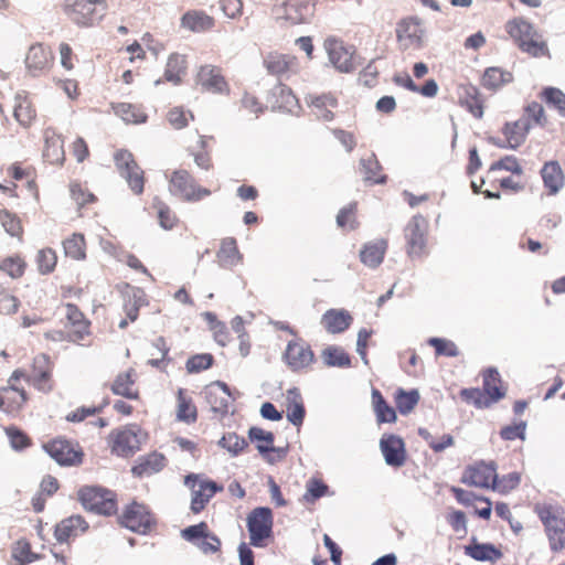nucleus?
<instances>
[{
  "mask_svg": "<svg viewBox=\"0 0 565 565\" xmlns=\"http://www.w3.org/2000/svg\"><path fill=\"white\" fill-rule=\"evenodd\" d=\"M364 179L372 183H383L386 177L382 172V167L374 154L361 160Z\"/></svg>",
  "mask_w": 565,
  "mask_h": 565,
  "instance_id": "864d4df0",
  "label": "nucleus"
},
{
  "mask_svg": "<svg viewBox=\"0 0 565 565\" xmlns=\"http://www.w3.org/2000/svg\"><path fill=\"white\" fill-rule=\"evenodd\" d=\"M184 484L191 491L190 510L194 514L201 513L211 499L224 490L222 484L198 473H189L184 477Z\"/></svg>",
  "mask_w": 565,
  "mask_h": 565,
  "instance_id": "39448f33",
  "label": "nucleus"
},
{
  "mask_svg": "<svg viewBox=\"0 0 565 565\" xmlns=\"http://www.w3.org/2000/svg\"><path fill=\"white\" fill-rule=\"evenodd\" d=\"M64 254L74 260H84L86 258V241L81 233H73L62 242Z\"/></svg>",
  "mask_w": 565,
  "mask_h": 565,
  "instance_id": "37998d69",
  "label": "nucleus"
},
{
  "mask_svg": "<svg viewBox=\"0 0 565 565\" xmlns=\"http://www.w3.org/2000/svg\"><path fill=\"white\" fill-rule=\"evenodd\" d=\"M306 102L317 119L322 121H332L334 119V110L339 105L334 94L323 93L320 95H309Z\"/></svg>",
  "mask_w": 565,
  "mask_h": 565,
  "instance_id": "393cba45",
  "label": "nucleus"
},
{
  "mask_svg": "<svg viewBox=\"0 0 565 565\" xmlns=\"http://www.w3.org/2000/svg\"><path fill=\"white\" fill-rule=\"evenodd\" d=\"M352 321L353 317L344 309H329L321 318L322 326L332 334L345 331Z\"/></svg>",
  "mask_w": 565,
  "mask_h": 565,
  "instance_id": "f704fd0d",
  "label": "nucleus"
},
{
  "mask_svg": "<svg viewBox=\"0 0 565 565\" xmlns=\"http://www.w3.org/2000/svg\"><path fill=\"white\" fill-rule=\"evenodd\" d=\"M406 253L412 258L427 255L428 221L420 214L414 215L405 227Z\"/></svg>",
  "mask_w": 565,
  "mask_h": 565,
  "instance_id": "ddd939ff",
  "label": "nucleus"
},
{
  "mask_svg": "<svg viewBox=\"0 0 565 565\" xmlns=\"http://www.w3.org/2000/svg\"><path fill=\"white\" fill-rule=\"evenodd\" d=\"M168 466V458L159 451H151L140 456L136 463L131 467L134 477H150L162 471Z\"/></svg>",
  "mask_w": 565,
  "mask_h": 565,
  "instance_id": "bb28decb",
  "label": "nucleus"
},
{
  "mask_svg": "<svg viewBox=\"0 0 565 565\" xmlns=\"http://www.w3.org/2000/svg\"><path fill=\"white\" fill-rule=\"evenodd\" d=\"M542 179L550 194H555L564 185V174L557 161L546 162L541 170Z\"/></svg>",
  "mask_w": 565,
  "mask_h": 565,
  "instance_id": "58836bf2",
  "label": "nucleus"
},
{
  "mask_svg": "<svg viewBox=\"0 0 565 565\" xmlns=\"http://www.w3.org/2000/svg\"><path fill=\"white\" fill-rule=\"evenodd\" d=\"M387 246L388 243L384 238L364 244L360 250V260L370 268H376L382 264Z\"/></svg>",
  "mask_w": 565,
  "mask_h": 565,
  "instance_id": "c9c22d12",
  "label": "nucleus"
},
{
  "mask_svg": "<svg viewBox=\"0 0 565 565\" xmlns=\"http://www.w3.org/2000/svg\"><path fill=\"white\" fill-rule=\"evenodd\" d=\"M248 435H249V438L252 439V441L256 443V447H257L258 451L263 455H266V458L269 461H273V459L269 458V455L271 452L276 451V449L274 447V440H275L274 434L271 431H267L259 427H252L249 429Z\"/></svg>",
  "mask_w": 565,
  "mask_h": 565,
  "instance_id": "c03bdc74",
  "label": "nucleus"
},
{
  "mask_svg": "<svg viewBox=\"0 0 565 565\" xmlns=\"http://www.w3.org/2000/svg\"><path fill=\"white\" fill-rule=\"evenodd\" d=\"M535 512L542 523L553 552L565 548V512L562 508L552 504H537Z\"/></svg>",
  "mask_w": 565,
  "mask_h": 565,
  "instance_id": "20e7f679",
  "label": "nucleus"
},
{
  "mask_svg": "<svg viewBox=\"0 0 565 565\" xmlns=\"http://www.w3.org/2000/svg\"><path fill=\"white\" fill-rule=\"evenodd\" d=\"M169 191L172 195L186 202H198L207 198L211 191L200 185L185 169L174 170L169 179Z\"/></svg>",
  "mask_w": 565,
  "mask_h": 565,
  "instance_id": "6e6552de",
  "label": "nucleus"
},
{
  "mask_svg": "<svg viewBox=\"0 0 565 565\" xmlns=\"http://www.w3.org/2000/svg\"><path fill=\"white\" fill-rule=\"evenodd\" d=\"M321 358L326 365L348 367L351 365L349 354L339 347H328L322 351Z\"/></svg>",
  "mask_w": 565,
  "mask_h": 565,
  "instance_id": "603ef678",
  "label": "nucleus"
},
{
  "mask_svg": "<svg viewBox=\"0 0 565 565\" xmlns=\"http://www.w3.org/2000/svg\"><path fill=\"white\" fill-rule=\"evenodd\" d=\"M20 306L19 299L9 289L0 286V313L13 315Z\"/></svg>",
  "mask_w": 565,
  "mask_h": 565,
  "instance_id": "69168bd1",
  "label": "nucleus"
},
{
  "mask_svg": "<svg viewBox=\"0 0 565 565\" xmlns=\"http://www.w3.org/2000/svg\"><path fill=\"white\" fill-rule=\"evenodd\" d=\"M115 167L121 178H124L136 195H141L145 191L146 173L138 164L132 152L127 149H119L114 153Z\"/></svg>",
  "mask_w": 565,
  "mask_h": 565,
  "instance_id": "0eeeda50",
  "label": "nucleus"
},
{
  "mask_svg": "<svg viewBox=\"0 0 565 565\" xmlns=\"http://www.w3.org/2000/svg\"><path fill=\"white\" fill-rule=\"evenodd\" d=\"M121 526L137 534H149L157 525L151 510L143 503L132 501L127 504L118 516Z\"/></svg>",
  "mask_w": 565,
  "mask_h": 565,
  "instance_id": "423d86ee",
  "label": "nucleus"
},
{
  "mask_svg": "<svg viewBox=\"0 0 565 565\" xmlns=\"http://www.w3.org/2000/svg\"><path fill=\"white\" fill-rule=\"evenodd\" d=\"M540 96L547 105L554 107L562 117H565V94L559 88L545 87Z\"/></svg>",
  "mask_w": 565,
  "mask_h": 565,
  "instance_id": "13d9d810",
  "label": "nucleus"
},
{
  "mask_svg": "<svg viewBox=\"0 0 565 565\" xmlns=\"http://www.w3.org/2000/svg\"><path fill=\"white\" fill-rule=\"evenodd\" d=\"M28 262L21 254H13L0 260V271L12 279H20L24 276Z\"/></svg>",
  "mask_w": 565,
  "mask_h": 565,
  "instance_id": "a19ab883",
  "label": "nucleus"
},
{
  "mask_svg": "<svg viewBox=\"0 0 565 565\" xmlns=\"http://www.w3.org/2000/svg\"><path fill=\"white\" fill-rule=\"evenodd\" d=\"M381 451L388 466L401 467L406 460L403 439L396 435H384L380 441Z\"/></svg>",
  "mask_w": 565,
  "mask_h": 565,
  "instance_id": "c85d7f7f",
  "label": "nucleus"
},
{
  "mask_svg": "<svg viewBox=\"0 0 565 565\" xmlns=\"http://www.w3.org/2000/svg\"><path fill=\"white\" fill-rule=\"evenodd\" d=\"M460 105L469 110L476 118H480L483 114V104L476 88L466 89V96L460 97Z\"/></svg>",
  "mask_w": 565,
  "mask_h": 565,
  "instance_id": "e2e57ef3",
  "label": "nucleus"
},
{
  "mask_svg": "<svg viewBox=\"0 0 565 565\" xmlns=\"http://www.w3.org/2000/svg\"><path fill=\"white\" fill-rule=\"evenodd\" d=\"M395 33L397 43L404 51H417L425 46L427 31L423 20L416 15L401 19L396 24Z\"/></svg>",
  "mask_w": 565,
  "mask_h": 565,
  "instance_id": "1a4fd4ad",
  "label": "nucleus"
},
{
  "mask_svg": "<svg viewBox=\"0 0 565 565\" xmlns=\"http://www.w3.org/2000/svg\"><path fill=\"white\" fill-rule=\"evenodd\" d=\"M43 449L61 466H78L84 459L82 447L62 437L43 444Z\"/></svg>",
  "mask_w": 565,
  "mask_h": 565,
  "instance_id": "2eb2a0df",
  "label": "nucleus"
},
{
  "mask_svg": "<svg viewBox=\"0 0 565 565\" xmlns=\"http://www.w3.org/2000/svg\"><path fill=\"white\" fill-rule=\"evenodd\" d=\"M505 29L523 52L534 57L548 55L546 43L531 23L523 19H514L507 23Z\"/></svg>",
  "mask_w": 565,
  "mask_h": 565,
  "instance_id": "7ed1b4c3",
  "label": "nucleus"
},
{
  "mask_svg": "<svg viewBox=\"0 0 565 565\" xmlns=\"http://www.w3.org/2000/svg\"><path fill=\"white\" fill-rule=\"evenodd\" d=\"M166 118L173 129L180 130L188 127L195 117L191 110L184 109L182 106H174L168 110Z\"/></svg>",
  "mask_w": 565,
  "mask_h": 565,
  "instance_id": "5fc2aeb1",
  "label": "nucleus"
},
{
  "mask_svg": "<svg viewBox=\"0 0 565 565\" xmlns=\"http://www.w3.org/2000/svg\"><path fill=\"white\" fill-rule=\"evenodd\" d=\"M323 47L328 54L330 63L342 73H350L354 70L355 50L352 45H347L344 41L334 35L327 36Z\"/></svg>",
  "mask_w": 565,
  "mask_h": 565,
  "instance_id": "dca6fc26",
  "label": "nucleus"
},
{
  "mask_svg": "<svg viewBox=\"0 0 565 565\" xmlns=\"http://www.w3.org/2000/svg\"><path fill=\"white\" fill-rule=\"evenodd\" d=\"M220 445L233 455H238L247 447L246 440L235 433L225 434L220 440Z\"/></svg>",
  "mask_w": 565,
  "mask_h": 565,
  "instance_id": "774afa93",
  "label": "nucleus"
},
{
  "mask_svg": "<svg viewBox=\"0 0 565 565\" xmlns=\"http://www.w3.org/2000/svg\"><path fill=\"white\" fill-rule=\"evenodd\" d=\"M317 2L318 0H282L276 8V17L291 26L309 24L315 18Z\"/></svg>",
  "mask_w": 565,
  "mask_h": 565,
  "instance_id": "9b49d317",
  "label": "nucleus"
},
{
  "mask_svg": "<svg viewBox=\"0 0 565 565\" xmlns=\"http://www.w3.org/2000/svg\"><path fill=\"white\" fill-rule=\"evenodd\" d=\"M57 254L52 247H43L35 255V265L41 275L52 274L57 266Z\"/></svg>",
  "mask_w": 565,
  "mask_h": 565,
  "instance_id": "8fccbe9b",
  "label": "nucleus"
},
{
  "mask_svg": "<svg viewBox=\"0 0 565 565\" xmlns=\"http://www.w3.org/2000/svg\"><path fill=\"white\" fill-rule=\"evenodd\" d=\"M428 343L435 349L437 355L454 358L459 354L457 345L450 340L431 338Z\"/></svg>",
  "mask_w": 565,
  "mask_h": 565,
  "instance_id": "338daca9",
  "label": "nucleus"
},
{
  "mask_svg": "<svg viewBox=\"0 0 565 565\" xmlns=\"http://www.w3.org/2000/svg\"><path fill=\"white\" fill-rule=\"evenodd\" d=\"M55 363L46 353H38L32 358L29 367L15 369L11 373V383L24 380L35 391L49 395L56 388L54 379Z\"/></svg>",
  "mask_w": 565,
  "mask_h": 565,
  "instance_id": "f257e3e1",
  "label": "nucleus"
},
{
  "mask_svg": "<svg viewBox=\"0 0 565 565\" xmlns=\"http://www.w3.org/2000/svg\"><path fill=\"white\" fill-rule=\"evenodd\" d=\"M372 403L379 423H395L396 412L387 404L380 391L373 390Z\"/></svg>",
  "mask_w": 565,
  "mask_h": 565,
  "instance_id": "a18cd8bd",
  "label": "nucleus"
},
{
  "mask_svg": "<svg viewBox=\"0 0 565 565\" xmlns=\"http://www.w3.org/2000/svg\"><path fill=\"white\" fill-rule=\"evenodd\" d=\"M88 529V524L81 515H71L63 519L55 525L54 537L63 544L70 543L72 540L83 534Z\"/></svg>",
  "mask_w": 565,
  "mask_h": 565,
  "instance_id": "cd10ccee",
  "label": "nucleus"
},
{
  "mask_svg": "<svg viewBox=\"0 0 565 565\" xmlns=\"http://www.w3.org/2000/svg\"><path fill=\"white\" fill-rule=\"evenodd\" d=\"M180 25L188 31L203 33L215 26V19L203 10L193 9L181 17Z\"/></svg>",
  "mask_w": 565,
  "mask_h": 565,
  "instance_id": "7c9ffc66",
  "label": "nucleus"
},
{
  "mask_svg": "<svg viewBox=\"0 0 565 565\" xmlns=\"http://www.w3.org/2000/svg\"><path fill=\"white\" fill-rule=\"evenodd\" d=\"M216 259L220 266L233 268L243 262L237 241L234 237H225L221 241L220 249L216 253Z\"/></svg>",
  "mask_w": 565,
  "mask_h": 565,
  "instance_id": "e433bc0d",
  "label": "nucleus"
},
{
  "mask_svg": "<svg viewBox=\"0 0 565 565\" xmlns=\"http://www.w3.org/2000/svg\"><path fill=\"white\" fill-rule=\"evenodd\" d=\"M337 225L345 232L354 231L359 226L358 203L352 202L342 207L337 215Z\"/></svg>",
  "mask_w": 565,
  "mask_h": 565,
  "instance_id": "3c124183",
  "label": "nucleus"
},
{
  "mask_svg": "<svg viewBox=\"0 0 565 565\" xmlns=\"http://www.w3.org/2000/svg\"><path fill=\"white\" fill-rule=\"evenodd\" d=\"M203 394L213 413L227 414L232 396L228 386L224 382H212L205 386Z\"/></svg>",
  "mask_w": 565,
  "mask_h": 565,
  "instance_id": "b1692460",
  "label": "nucleus"
},
{
  "mask_svg": "<svg viewBox=\"0 0 565 565\" xmlns=\"http://www.w3.org/2000/svg\"><path fill=\"white\" fill-rule=\"evenodd\" d=\"M419 402L417 390L405 391L398 388L394 394V403L402 415H407L416 407Z\"/></svg>",
  "mask_w": 565,
  "mask_h": 565,
  "instance_id": "09e8293b",
  "label": "nucleus"
},
{
  "mask_svg": "<svg viewBox=\"0 0 565 565\" xmlns=\"http://www.w3.org/2000/svg\"><path fill=\"white\" fill-rule=\"evenodd\" d=\"M20 381L11 383V375L8 384L0 387V411L8 415L15 416L20 414L22 408L29 401V394L24 387H19Z\"/></svg>",
  "mask_w": 565,
  "mask_h": 565,
  "instance_id": "412c9836",
  "label": "nucleus"
},
{
  "mask_svg": "<svg viewBox=\"0 0 565 565\" xmlns=\"http://www.w3.org/2000/svg\"><path fill=\"white\" fill-rule=\"evenodd\" d=\"M78 499L82 504L96 513L113 515L117 512L116 493L95 486H86L78 490Z\"/></svg>",
  "mask_w": 565,
  "mask_h": 565,
  "instance_id": "9d476101",
  "label": "nucleus"
},
{
  "mask_svg": "<svg viewBox=\"0 0 565 565\" xmlns=\"http://www.w3.org/2000/svg\"><path fill=\"white\" fill-rule=\"evenodd\" d=\"M11 557L14 565H26L39 559L40 555L32 551L31 543L28 540L21 539L12 545Z\"/></svg>",
  "mask_w": 565,
  "mask_h": 565,
  "instance_id": "49530a36",
  "label": "nucleus"
},
{
  "mask_svg": "<svg viewBox=\"0 0 565 565\" xmlns=\"http://www.w3.org/2000/svg\"><path fill=\"white\" fill-rule=\"evenodd\" d=\"M152 205L157 211L160 226L164 230H172L178 223L175 213L170 209L168 204L158 198L153 200Z\"/></svg>",
  "mask_w": 565,
  "mask_h": 565,
  "instance_id": "6e6d98bb",
  "label": "nucleus"
},
{
  "mask_svg": "<svg viewBox=\"0 0 565 565\" xmlns=\"http://www.w3.org/2000/svg\"><path fill=\"white\" fill-rule=\"evenodd\" d=\"M186 61L184 56L172 54L168 58L164 76L168 81L179 82L185 74Z\"/></svg>",
  "mask_w": 565,
  "mask_h": 565,
  "instance_id": "4d7b16f0",
  "label": "nucleus"
},
{
  "mask_svg": "<svg viewBox=\"0 0 565 565\" xmlns=\"http://www.w3.org/2000/svg\"><path fill=\"white\" fill-rule=\"evenodd\" d=\"M13 115L23 127L32 125L36 118V110L28 96L17 95Z\"/></svg>",
  "mask_w": 565,
  "mask_h": 565,
  "instance_id": "79ce46f5",
  "label": "nucleus"
},
{
  "mask_svg": "<svg viewBox=\"0 0 565 565\" xmlns=\"http://www.w3.org/2000/svg\"><path fill=\"white\" fill-rule=\"evenodd\" d=\"M107 443L111 454L122 458L134 456L141 445L138 434L130 426L113 429Z\"/></svg>",
  "mask_w": 565,
  "mask_h": 565,
  "instance_id": "a211bd4d",
  "label": "nucleus"
},
{
  "mask_svg": "<svg viewBox=\"0 0 565 565\" xmlns=\"http://www.w3.org/2000/svg\"><path fill=\"white\" fill-rule=\"evenodd\" d=\"M196 84L204 90L217 95H228L231 87L220 66L202 65L196 74Z\"/></svg>",
  "mask_w": 565,
  "mask_h": 565,
  "instance_id": "aec40b11",
  "label": "nucleus"
},
{
  "mask_svg": "<svg viewBox=\"0 0 565 565\" xmlns=\"http://www.w3.org/2000/svg\"><path fill=\"white\" fill-rule=\"evenodd\" d=\"M114 113L127 124H143L147 121V114L139 105L130 103H118L111 106Z\"/></svg>",
  "mask_w": 565,
  "mask_h": 565,
  "instance_id": "ea45409f",
  "label": "nucleus"
},
{
  "mask_svg": "<svg viewBox=\"0 0 565 565\" xmlns=\"http://www.w3.org/2000/svg\"><path fill=\"white\" fill-rule=\"evenodd\" d=\"M282 360L292 372H305L315 363L316 356L305 340L296 339L288 342Z\"/></svg>",
  "mask_w": 565,
  "mask_h": 565,
  "instance_id": "f3484780",
  "label": "nucleus"
},
{
  "mask_svg": "<svg viewBox=\"0 0 565 565\" xmlns=\"http://www.w3.org/2000/svg\"><path fill=\"white\" fill-rule=\"evenodd\" d=\"M214 364V356L211 353H200L190 356L186 360L185 369L188 373H200L209 370Z\"/></svg>",
  "mask_w": 565,
  "mask_h": 565,
  "instance_id": "680f3d73",
  "label": "nucleus"
},
{
  "mask_svg": "<svg viewBox=\"0 0 565 565\" xmlns=\"http://www.w3.org/2000/svg\"><path fill=\"white\" fill-rule=\"evenodd\" d=\"M108 10L107 0H63V11L70 21L81 28L99 23Z\"/></svg>",
  "mask_w": 565,
  "mask_h": 565,
  "instance_id": "f03ea898",
  "label": "nucleus"
},
{
  "mask_svg": "<svg viewBox=\"0 0 565 565\" xmlns=\"http://www.w3.org/2000/svg\"><path fill=\"white\" fill-rule=\"evenodd\" d=\"M267 73L278 78L289 77L299 71L298 57L294 54L269 52L263 61Z\"/></svg>",
  "mask_w": 565,
  "mask_h": 565,
  "instance_id": "4be33fe9",
  "label": "nucleus"
},
{
  "mask_svg": "<svg viewBox=\"0 0 565 565\" xmlns=\"http://www.w3.org/2000/svg\"><path fill=\"white\" fill-rule=\"evenodd\" d=\"M250 545L265 547L273 531V513L269 508H256L247 516Z\"/></svg>",
  "mask_w": 565,
  "mask_h": 565,
  "instance_id": "4468645a",
  "label": "nucleus"
},
{
  "mask_svg": "<svg viewBox=\"0 0 565 565\" xmlns=\"http://www.w3.org/2000/svg\"><path fill=\"white\" fill-rule=\"evenodd\" d=\"M64 324L66 339L79 345H90L92 341V322L86 318L84 312L74 303L65 305Z\"/></svg>",
  "mask_w": 565,
  "mask_h": 565,
  "instance_id": "f8f14e48",
  "label": "nucleus"
},
{
  "mask_svg": "<svg viewBox=\"0 0 565 565\" xmlns=\"http://www.w3.org/2000/svg\"><path fill=\"white\" fill-rule=\"evenodd\" d=\"M328 490L329 487L322 480L311 478L307 481L302 501L306 503H315L317 500L326 495Z\"/></svg>",
  "mask_w": 565,
  "mask_h": 565,
  "instance_id": "052dcab7",
  "label": "nucleus"
},
{
  "mask_svg": "<svg viewBox=\"0 0 565 565\" xmlns=\"http://www.w3.org/2000/svg\"><path fill=\"white\" fill-rule=\"evenodd\" d=\"M460 397L478 408L490 406L494 401V369L489 367L482 372V388H463Z\"/></svg>",
  "mask_w": 565,
  "mask_h": 565,
  "instance_id": "6ab92c4d",
  "label": "nucleus"
},
{
  "mask_svg": "<svg viewBox=\"0 0 565 565\" xmlns=\"http://www.w3.org/2000/svg\"><path fill=\"white\" fill-rule=\"evenodd\" d=\"M461 481L472 487L494 488V468L482 462L476 463L465 470Z\"/></svg>",
  "mask_w": 565,
  "mask_h": 565,
  "instance_id": "c756f323",
  "label": "nucleus"
},
{
  "mask_svg": "<svg viewBox=\"0 0 565 565\" xmlns=\"http://www.w3.org/2000/svg\"><path fill=\"white\" fill-rule=\"evenodd\" d=\"M465 553L476 561H490L494 556V546L473 542L465 546Z\"/></svg>",
  "mask_w": 565,
  "mask_h": 565,
  "instance_id": "0e129e2a",
  "label": "nucleus"
},
{
  "mask_svg": "<svg viewBox=\"0 0 565 565\" xmlns=\"http://www.w3.org/2000/svg\"><path fill=\"white\" fill-rule=\"evenodd\" d=\"M0 222L4 231L19 242H23L24 228L21 218L8 210H0Z\"/></svg>",
  "mask_w": 565,
  "mask_h": 565,
  "instance_id": "de8ad7c7",
  "label": "nucleus"
},
{
  "mask_svg": "<svg viewBox=\"0 0 565 565\" xmlns=\"http://www.w3.org/2000/svg\"><path fill=\"white\" fill-rule=\"evenodd\" d=\"M531 128V122L525 118H520L513 122L507 124L502 129L504 137L503 146L509 148H518L524 142Z\"/></svg>",
  "mask_w": 565,
  "mask_h": 565,
  "instance_id": "72a5a7b5",
  "label": "nucleus"
},
{
  "mask_svg": "<svg viewBox=\"0 0 565 565\" xmlns=\"http://www.w3.org/2000/svg\"><path fill=\"white\" fill-rule=\"evenodd\" d=\"M54 64V55L49 46L35 43L30 46L25 56V66L33 75H40L49 71Z\"/></svg>",
  "mask_w": 565,
  "mask_h": 565,
  "instance_id": "5701e85b",
  "label": "nucleus"
},
{
  "mask_svg": "<svg viewBox=\"0 0 565 565\" xmlns=\"http://www.w3.org/2000/svg\"><path fill=\"white\" fill-rule=\"evenodd\" d=\"M287 419L299 427L303 423L306 409L300 391L297 387L290 388L286 394Z\"/></svg>",
  "mask_w": 565,
  "mask_h": 565,
  "instance_id": "4c0bfd02",
  "label": "nucleus"
},
{
  "mask_svg": "<svg viewBox=\"0 0 565 565\" xmlns=\"http://www.w3.org/2000/svg\"><path fill=\"white\" fill-rule=\"evenodd\" d=\"M138 373L134 367L120 372L114 379L110 391L115 395L126 397L128 399L138 401L140 398V392L137 386Z\"/></svg>",
  "mask_w": 565,
  "mask_h": 565,
  "instance_id": "a878e982",
  "label": "nucleus"
},
{
  "mask_svg": "<svg viewBox=\"0 0 565 565\" xmlns=\"http://www.w3.org/2000/svg\"><path fill=\"white\" fill-rule=\"evenodd\" d=\"M4 433L9 438L10 446L17 451H22L32 445L29 435L17 426L6 427Z\"/></svg>",
  "mask_w": 565,
  "mask_h": 565,
  "instance_id": "bf43d9fd",
  "label": "nucleus"
},
{
  "mask_svg": "<svg viewBox=\"0 0 565 565\" xmlns=\"http://www.w3.org/2000/svg\"><path fill=\"white\" fill-rule=\"evenodd\" d=\"M175 419L188 425L198 420L196 405L189 392L182 387L175 393Z\"/></svg>",
  "mask_w": 565,
  "mask_h": 565,
  "instance_id": "2f4dec72",
  "label": "nucleus"
},
{
  "mask_svg": "<svg viewBox=\"0 0 565 565\" xmlns=\"http://www.w3.org/2000/svg\"><path fill=\"white\" fill-rule=\"evenodd\" d=\"M43 158L50 164H63L65 160L64 140L54 130L46 129L44 134Z\"/></svg>",
  "mask_w": 565,
  "mask_h": 565,
  "instance_id": "473e14b6",
  "label": "nucleus"
}]
</instances>
